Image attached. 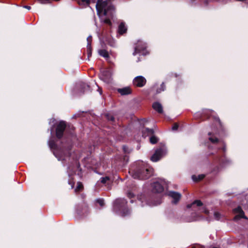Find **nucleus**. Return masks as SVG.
Here are the masks:
<instances>
[{
	"mask_svg": "<svg viewBox=\"0 0 248 248\" xmlns=\"http://www.w3.org/2000/svg\"><path fill=\"white\" fill-rule=\"evenodd\" d=\"M83 188V185L82 184L81 182H78L77 183V186L75 189V191L76 192H78L79 191H80Z\"/></svg>",
	"mask_w": 248,
	"mask_h": 248,
	"instance_id": "a878e982",
	"label": "nucleus"
},
{
	"mask_svg": "<svg viewBox=\"0 0 248 248\" xmlns=\"http://www.w3.org/2000/svg\"><path fill=\"white\" fill-rule=\"evenodd\" d=\"M127 196L129 198L131 199L134 197V194L132 192L129 191L127 192Z\"/></svg>",
	"mask_w": 248,
	"mask_h": 248,
	"instance_id": "2f4dec72",
	"label": "nucleus"
},
{
	"mask_svg": "<svg viewBox=\"0 0 248 248\" xmlns=\"http://www.w3.org/2000/svg\"><path fill=\"white\" fill-rule=\"evenodd\" d=\"M139 201L141 202V205L144 206L145 205H148L150 206H155L158 205L161 203V200L160 199L157 201H152L151 200H147V198L144 195L141 196L139 198Z\"/></svg>",
	"mask_w": 248,
	"mask_h": 248,
	"instance_id": "1a4fd4ad",
	"label": "nucleus"
},
{
	"mask_svg": "<svg viewBox=\"0 0 248 248\" xmlns=\"http://www.w3.org/2000/svg\"><path fill=\"white\" fill-rule=\"evenodd\" d=\"M152 107L154 110L159 113H162L163 112L162 105L158 102H155L153 104Z\"/></svg>",
	"mask_w": 248,
	"mask_h": 248,
	"instance_id": "dca6fc26",
	"label": "nucleus"
},
{
	"mask_svg": "<svg viewBox=\"0 0 248 248\" xmlns=\"http://www.w3.org/2000/svg\"><path fill=\"white\" fill-rule=\"evenodd\" d=\"M68 183L70 185H71V188H73L74 186V183L69 179L68 181Z\"/></svg>",
	"mask_w": 248,
	"mask_h": 248,
	"instance_id": "72a5a7b5",
	"label": "nucleus"
},
{
	"mask_svg": "<svg viewBox=\"0 0 248 248\" xmlns=\"http://www.w3.org/2000/svg\"><path fill=\"white\" fill-rule=\"evenodd\" d=\"M178 128V125L177 124H175L172 127V130H176Z\"/></svg>",
	"mask_w": 248,
	"mask_h": 248,
	"instance_id": "473e14b6",
	"label": "nucleus"
},
{
	"mask_svg": "<svg viewBox=\"0 0 248 248\" xmlns=\"http://www.w3.org/2000/svg\"><path fill=\"white\" fill-rule=\"evenodd\" d=\"M98 54L102 57L107 58L108 57V51L105 49H99L98 50Z\"/></svg>",
	"mask_w": 248,
	"mask_h": 248,
	"instance_id": "5701e85b",
	"label": "nucleus"
},
{
	"mask_svg": "<svg viewBox=\"0 0 248 248\" xmlns=\"http://www.w3.org/2000/svg\"><path fill=\"white\" fill-rule=\"evenodd\" d=\"M236 210L239 213V214L238 215L235 216V219H236L237 217L247 219L246 217L245 216L244 212L242 210L241 207H238L236 208Z\"/></svg>",
	"mask_w": 248,
	"mask_h": 248,
	"instance_id": "4be33fe9",
	"label": "nucleus"
},
{
	"mask_svg": "<svg viewBox=\"0 0 248 248\" xmlns=\"http://www.w3.org/2000/svg\"><path fill=\"white\" fill-rule=\"evenodd\" d=\"M158 141V138L154 135H152L150 138V141L152 144H155Z\"/></svg>",
	"mask_w": 248,
	"mask_h": 248,
	"instance_id": "cd10ccee",
	"label": "nucleus"
},
{
	"mask_svg": "<svg viewBox=\"0 0 248 248\" xmlns=\"http://www.w3.org/2000/svg\"><path fill=\"white\" fill-rule=\"evenodd\" d=\"M105 116H106V118L109 121H110L112 122L114 121V117L110 114L107 113L105 114Z\"/></svg>",
	"mask_w": 248,
	"mask_h": 248,
	"instance_id": "c756f323",
	"label": "nucleus"
},
{
	"mask_svg": "<svg viewBox=\"0 0 248 248\" xmlns=\"http://www.w3.org/2000/svg\"><path fill=\"white\" fill-rule=\"evenodd\" d=\"M133 202H134V201H133V200H131L130 201V202H131V203H133Z\"/></svg>",
	"mask_w": 248,
	"mask_h": 248,
	"instance_id": "79ce46f5",
	"label": "nucleus"
},
{
	"mask_svg": "<svg viewBox=\"0 0 248 248\" xmlns=\"http://www.w3.org/2000/svg\"><path fill=\"white\" fill-rule=\"evenodd\" d=\"M78 87L80 88L82 90L83 93L90 90L89 85L83 82H79L78 84Z\"/></svg>",
	"mask_w": 248,
	"mask_h": 248,
	"instance_id": "a211bd4d",
	"label": "nucleus"
},
{
	"mask_svg": "<svg viewBox=\"0 0 248 248\" xmlns=\"http://www.w3.org/2000/svg\"><path fill=\"white\" fill-rule=\"evenodd\" d=\"M127 202L124 199H117L113 202V211L121 217L128 216L131 214V210L127 206Z\"/></svg>",
	"mask_w": 248,
	"mask_h": 248,
	"instance_id": "423d86ee",
	"label": "nucleus"
},
{
	"mask_svg": "<svg viewBox=\"0 0 248 248\" xmlns=\"http://www.w3.org/2000/svg\"><path fill=\"white\" fill-rule=\"evenodd\" d=\"M187 208L191 209L193 212L191 213V217H186L185 221L188 222L196 221L198 219L199 214L204 212L208 214L209 211L202 206V203L200 200H196L191 204H187Z\"/></svg>",
	"mask_w": 248,
	"mask_h": 248,
	"instance_id": "20e7f679",
	"label": "nucleus"
},
{
	"mask_svg": "<svg viewBox=\"0 0 248 248\" xmlns=\"http://www.w3.org/2000/svg\"><path fill=\"white\" fill-rule=\"evenodd\" d=\"M66 127V123L64 121H61L57 125L56 129V135L58 139H61L65 130Z\"/></svg>",
	"mask_w": 248,
	"mask_h": 248,
	"instance_id": "9b49d317",
	"label": "nucleus"
},
{
	"mask_svg": "<svg viewBox=\"0 0 248 248\" xmlns=\"http://www.w3.org/2000/svg\"><path fill=\"white\" fill-rule=\"evenodd\" d=\"M146 47L147 45L146 43L139 40L135 46V51L133 54L135 55L137 53H140L142 55H146L148 53L146 50Z\"/></svg>",
	"mask_w": 248,
	"mask_h": 248,
	"instance_id": "6e6552de",
	"label": "nucleus"
},
{
	"mask_svg": "<svg viewBox=\"0 0 248 248\" xmlns=\"http://www.w3.org/2000/svg\"><path fill=\"white\" fill-rule=\"evenodd\" d=\"M96 202H97L101 207L104 205V200L103 199L99 198L97 199L96 200Z\"/></svg>",
	"mask_w": 248,
	"mask_h": 248,
	"instance_id": "7c9ffc66",
	"label": "nucleus"
},
{
	"mask_svg": "<svg viewBox=\"0 0 248 248\" xmlns=\"http://www.w3.org/2000/svg\"><path fill=\"white\" fill-rule=\"evenodd\" d=\"M100 78L105 82L109 83L111 80L110 72L108 71H104L100 76Z\"/></svg>",
	"mask_w": 248,
	"mask_h": 248,
	"instance_id": "2eb2a0df",
	"label": "nucleus"
},
{
	"mask_svg": "<svg viewBox=\"0 0 248 248\" xmlns=\"http://www.w3.org/2000/svg\"><path fill=\"white\" fill-rule=\"evenodd\" d=\"M53 129V127H52V128L50 129V134H51V135H52V134Z\"/></svg>",
	"mask_w": 248,
	"mask_h": 248,
	"instance_id": "58836bf2",
	"label": "nucleus"
},
{
	"mask_svg": "<svg viewBox=\"0 0 248 248\" xmlns=\"http://www.w3.org/2000/svg\"><path fill=\"white\" fill-rule=\"evenodd\" d=\"M205 177L204 174H200L198 176L196 175H193L191 177L192 180L195 182H197L203 179Z\"/></svg>",
	"mask_w": 248,
	"mask_h": 248,
	"instance_id": "412c9836",
	"label": "nucleus"
},
{
	"mask_svg": "<svg viewBox=\"0 0 248 248\" xmlns=\"http://www.w3.org/2000/svg\"><path fill=\"white\" fill-rule=\"evenodd\" d=\"M215 123L219 127V130L217 131L214 129L213 131L208 133V140L212 144V145H209L208 147L213 150L211 154H218L216 156V162L222 167H226L231 164L232 161L225 156L226 145L223 140H219L218 138L219 130L223 129L221 123L218 117L215 118Z\"/></svg>",
	"mask_w": 248,
	"mask_h": 248,
	"instance_id": "f03ea898",
	"label": "nucleus"
},
{
	"mask_svg": "<svg viewBox=\"0 0 248 248\" xmlns=\"http://www.w3.org/2000/svg\"><path fill=\"white\" fill-rule=\"evenodd\" d=\"M209 113H211V111L210 110H206V111L204 112L205 114H208Z\"/></svg>",
	"mask_w": 248,
	"mask_h": 248,
	"instance_id": "e433bc0d",
	"label": "nucleus"
},
{
	"mask_svg": "<svg viewBox=\"0 0 248 248\" xmlns=\"http://www.w3.org/2000/svg\"><path fill=\"white\" fill-rule=\"evenodd\" d=\"M214 217L217 220H220L222 218V215L218 212H215Z\"/></svg>",
	"mask_w": 248,
	"mask_h": 248,
	"instance_id": "c85d7f7f",
	"label": "nucleus"
},
{
	"mask_svg": "<svg viewBox=\"0 0 248 248\" xmlns=\"http://www.w3.org/2000/svg\"><path fill=\"white\" fill-rule=\"evenodd\" d=\"M167 195L172 199V202L174 204H176L179 201L181 197L180 193L173 191H169L167 193Z\"/></svg>",
	"mask_w": 248,
	"mask_h": 248,
	"instance_id": "ddd939ff",
	"label": "nucleus"
},
{
	"mask_svg": "<svg viewBox=\"0 0 248 248\" xmlns=\"http://www.w3.org/2000/svg\"><path fill=\"white\" fill-rule=\"evenodd\" d=\"M146 83V79L142 76H138L135 77L133 80V84L135 86L138 87H143Z\"/></svg>",
	"mask_w": 248,
	"mask_h": 248,
	"instance_id": "f8f14e48",
	"label": "nucleus"
},
{
	"mask_svg": "<svg viewBox=\"0 0 248 248\" xmlns=\"http://www.w3.org/2000/svg\"><path fill=\"white\" fill-rule=\"evenodd\" d=\"M118 92L123 95H127L131 93V89L129 87H124L121 89H118Z\"/></svg>",
	"mask_w": 248,
	"mask_h": 248,
	"instance_id": "6ab92c4d",
	"label": "nucleus"
},
{
	"mask_svg": "<svg viewBox=\"0 0 248 248\" xmlns=\"http://www.w3.org/2000/svg\"><path fill=\"white\" fill-rule=\"evenodd\" d=\"M98 91H99V92H100V94H101V89H100V88H98Z\"/></svg>",
	"mask_w": 248,
	"mask_h": 248,
	"instance_id": "ea45409f",
	"label": "nucleus"
},
{
	"mask_svg": "<svg viewBox=\"0 0 248 248\" xmlns=\"http://www.w3.org/2000/svg\"><path fill=\"white\" fill-rule=\"evenodd\" d=\"M24 8H26L28 10H30L31 7L30 6H24Z\"/></svg>",
	"mask_w": 248,
	"mask_h": 248,
	"instance_id": "c9c22d12",
	"label": "nucleus"
},
{
	"mask_svg": "<svg viewBox=\"0 0 248 248\" xmlns=\"http://www.w3.org/2000/svg\"><path fill=\"white\" fill-rule=\"evenodd\" d=\"M123 149H124V151H125V146H124Z\"/></svg>",
	"mask_w": 248,
	"mask_h": 248,
	"instance_id": "a19ab883",
	"label": "nucleus"
},
{
	"mask_svg": "<svg viewBox=\"0 0 248 248\" xmlns=\"http://www.w3.org/2000/svg\"><path fill=\"white\" fill-rule=\"evenodd\" d=\"M87 54H88V58L89 57H90L92 55V52H91V48L90 49H88V48L87 47Z\"/></svg>",
	"mask_w": 248,
	"mask_h": 248,
	"instance_id": "f704fd0d",
	"label": "nucleus"
},
{
	"mask_svg": "<svg viewBox=\"0 0 248 248\" xmlns=\"http://www.w3.org/2000/svg\"><path fill=\"white\" fill-rule=\"evenodd\" d=\"M154 133L153 129L146 128L142 130V136L146 137L147 136H152Z\"/></svg>",
	"mask_w": 248,
	"mask_h": 248,
	"instance_id": "f3484780",
	"label": "nucleus"
},
{
	"mask_svg": "<svg viewBox=\"0 0 248 248\" xmlns=\"http://www.w3.org/2000/svg\"><path fill=\"white\" fill-rule=\"evenodd\" d=\"M201 113H197V114H195V117H197V116H201Z\"/></svg>",
	"mask_w": 248,
	"mask_h": 248,
	"instance_id": "4c0bfd02",
	"label": "nucleus"
},
{
	"mask_svg": "<svg viewBox=\"0 0 248 248\" xmlns=\"http://www.w3.org/2000/svg\"><path fill=\"white\" fill-rule=\"evenodd\" d=\"M110 0H106L103 1V0H97L96 4L97 15L104 23L109 25H111L110 19L108 18L103 19L102 17H101V14H103L104 16L112 15L113 12L114 11V7L111 3Z\"/></svg>",
	"mask_w": 248,
	"mask_h": 248,
	"instance_id": "7ed1b4c3",
	"label": "nucleus"
},
{
	"mask_svg": "<svg viewBox=\"0 0 248 248\" xmlns=\"http://www.w3.org/2000/svg\"><path fill=\"white\" fill-rule=\"evenodd\" d=\"M166 89V86L164 82H162L160 85L158 83H155L152 87V90L155 92V93L157 94L164 91Z\"/></svg>",
	"mask_w": 248,
	"mask_h": 248,
	"instance_id": "4468645a",
	"label": "nucleus"
},
{
	"mask_svg": "<svg viewBox=\"0 0 248 248\" xmlns=\"http://www.w3.org/2000/svg\"><path fill=\"white\" fill-rule=\"evenodd\" d=\"M167 148L164 145L157 148L151 157V160L153 162L158 161L167 154Z\"/></svg>",
	"mask_w": 248,
	"mask_h": 248,
	"instance_id": "0eeeda50",
	"label": "nucleus"
},
{
	"mask_svg": "<svg viewBox=\"0 0 248 248\" xmlns=\"http://www.w3.org/2000/svg\"><path fill=\"white\" fill-rule=\"evenodd\" d=\"M127 31V28L124 22H121L118 27V32L120 34H123Z\"/></svg>",
	"mask_w": 248,
	"mask_h": 248,
	"instance_id": "aec40b11",
	"label": "nucleus"
},
{
	"mask_svg": "<svg viewBox=\"0 0 248 248\" xmlns=\"http://www.w3.org/2000/svg\"><path fill=\"white\" fill-rule=\"evenodd\" d=\"M153 171L152 168L141 162L139 163V167L134 172H132L131 175L134 179H146L152 175Z\"/></svg>",
	"mask_w": 248,
	"mask_h": 248,
	"instance_id": "39448f33",
	"label": "nucleus"
},
{
	"mask_svg": "<svg viewBox=\"0 0 248 248\" xmlns=\"http://www.w3.org/2000/svg\"><path fill=\"white\" fill-rule=\"evenodd\" d=\"M166 185L164 180H160L152 184V191L153 192L161 193L164 190V186Z\"/></svg>",
	"mask_w": 248,
	"mask_h": 248,
	"instance_id": "9d476101",
	"label": "nucleus"
},
{
	"mask_svg": "<svg viewBox=\"0 0 248 248\" xmlns=\"http://www.w3.org/2000/svg\"><path fill=\"white\" fill-rule=\"evenodd\" d=\"M100 181L101 183L104 184H106V183L109 184V183L110 182V178L108 176L101 177L100 179Z\"/></svg>",
	"mask_w": 248,
	"mask_h": 248,
	"instance_id": "393cba45",
	"label": "nucleus"
},
{
	"mask_svg": "<svg viewBox=\"0 0 248 248\" xmlns=\"http://www.w3.org/2000/svg\"><path fill=\"white\" fill-rule=\"evenodd\" d=\"M48 145L52 150L54 155L59 161H62L63 166L68 163L67 173L69 177L75 173L76 169L79 167L77 158L71 156V149L72 144L71 142L62 143L58 146L54 140L50 139L48 141Z\"/></svg>",
	"mask_w": 248,
	"mask_h": 248,
	"instance_id": "f257e3e1",
	"label": "nucleus"
},
{
	"mask_svg": "<svg viewBox=\"0 0 248 248\" xmlns=\"http://www.w3.org/2000/svg\"><path fill=\"white\" fill-rule=\"evenodd\" d=\"M87 47L88 49H90L91 47V43L92 41V36L91 35H89L87 38Z\"/></svg>",
	"mask_w": 248,
	"mask_h": 248,
	"instance_id": "bb28decb",
	"label": "nucleus"
},
{
	"mask_svg": "<svg viewBox=\"0 0 248 248\" xmlns=\"http://www.w3.org/2000/svg\"><path fill=\"white\" fill-rule=\"evenodd\" d=\"M90 3V0H80L78 1V3L80 5L88 6Z\"/></svg>",
	"mask_w": 248,
	"mask_h": 248,
	"instance_id": "b1692460",
	"label": "nucleus"
}]
</instances>
